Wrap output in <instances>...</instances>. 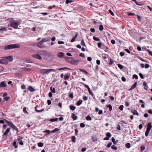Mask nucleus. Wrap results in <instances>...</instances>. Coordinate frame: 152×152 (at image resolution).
I'll list each match as a JSON object with an SVG mask.
<instances>
[{
    "instance_id": "6ab92c4d",
    "label": "nucleus",
    "mask_w": 152,
    "mask_h": 152,
    "mask_svg": "<svg viewBox=\"0 0 152 152\" xmlns=\"http://www.w3.org/2000/svg\"><path fill=\"white\" fill-rule=\"evenodd\" d=\"M131 112L133 113L134 115H137V116H138L139 115L138 113L136 110H133L131 111Z\"/></svg>"
},
{
    "instance_id": "dca6fc26",
    "label": "nucleus",
    "mask_w": 152,
    "mask_h": 152,
    "mask_svg": "<svg viewBox=\"0 0 152 152\" xmlns=\"http://www.w3.org/2000/svg\"><path fill=\"white\" fill-rule=\"evenodd\" d=\"M23 138L21 137H20V136H19L18 138V140L20 141L19 142V144L21 145H23V142L22 141H20Z\"/></svg>"
},
{
    "instance_id": "e2e57ef3",
    "label": "nucleus",
    "mask_w": 152,
    "mask_h": 152,
    "mask_svg": "<svg viewBox=\"0 0 152 152\" xmlns=\"http://www.w3.org/2000/svg\"><path fill=\"white\" fill-rule=\"evenodd\" d=\"M112 144V143L111 142L109 143L107 145V147L108 148H109L111 146Z\"/></svg>"
},
{
    "instance_id": "4c0bfd02",
    "label": "nucleus",
    "mask_w": 152,
    "mask_h": 152,
    "mask_svg": "<svg viewBox=\"0 0 152 152\" xmlns=\"http://www.w3.org/2000/svg\"><path fill=\"white\" fill-rule=\"evenodd\" d=\"M132 0V1H133L135 3V4L137 5H138V6L141 5L139 4V2H138V1H137L136 0Z\"/></svg>"
},
{
    "instance_id": "f3484780",
    "label": "nucleus",
    "mask_w": 152,
    "mask_h": 152,
    "mask_svg": "<svg viewBox=\"0 0 152 152\" xmlns=\"http://www.w3.org/2000/svg\"><path fill=\"white\" fill-rule=\"evenodd\" d=\"M143 85L144 86V88L146 90H147L148 87L147 83L145 82H144L143 83Z\"/></svg>"
},
{
    "instance_id": "bb28decb",
    "label": "nucleus",
    "mask_w": 152,
    "mask_h": 152,
    "mask_svg": "<svg viewBox=\"0 0 152 152\" xmlns=\"http://www.w3.org/2000/svg\"><path fill=\"white\" fill-rule=\"evenodd\" d=\"M28 89L31 91L33 92L34 90V89L31 86H29Z\"/></svg>"
},
{
    "instance_id": "9d476101",
    "label": "nucleus",
    "mask_w": 152,
    "mask_h": 152,
    "mask_svg": "<svg viewBox=\"0 0 152 152\" xmlns=\"http://www.w3.org/2000/svg\"><path fill=\"white\" fill-rule=\"evenodd\" d=\"M151 123L149 122V123L147 125V128L146 129V130L150 131V130L152 127V126L151 125Z\"/></svg>"
},
{
    "instance_id": "a19ab883",
    "label": "nucleus",
    "mask_w": 152,
    "mask_h": 152,
    "mask_svg": "<svg viewBox=\"0 0 152 152\" xmlns=\"http://www.w3.org/2000/svg\"><path fill=\"white\" fill-rule=\"evenodd\" d=\"M73 2L72 0H66V4L70 3Z\"/></svg>"
},
{
    "instance_id": "3c124183",
    "label": "nucleus",
    "mask_w": 152,
    "mask_h": 152,
    "mask_svg": "<svg viewBox=\"0 0 152 152\" xmlns=\"http://www.w3.org/2000/svg\"><path fill=\"white\" fill-rule=\"evenodd\" d=\"M149 132H150V131H148V130H146L145 132V136L146 137H147L148 136Z\"/></svg>"
},
{
    "instance_id": "e433bc0d",
    "label": "nucleus",
    "mask_w": 152,
    "mask_h": 152,
    "mask_svg": "<svg viewBox=\"0 0 152 152\" xmlns=\"http://www.w3.org/2000/svg\"><path fill=\"white\" fill-rule=\"evenodd\" d=\"M126 146L127 148H129L131 147V144L129 143H128L126 144Z\"/></svg>"
},
{
    "instance_id": "a211bd4d",
    "label": "nucleus",
    "mask_w": 152,
    "mask_h": 152,
    "mask_svg": "<svg viewBox=\"0 0 152 152\" xmlns=\"http://www.w3.org/2000/svg\"><path fill=\"white\" fill-rule=\"evenodd\" d=\"M47 72H48V69H42L40 71V72L42 74H44Z\"/></svg>"
},
{
    "instance_id": "412c9836",
    "label": "nucleus",
    "mask_w": 152,
    "mask_h": 152,
    "mask_svg": "<svg viewBox=\"0 0 152 152\" xmlns=\"http://www.w3.org/2000/svg\"><path fill=\"white\" fill-rule=\"evenodd\" d=\"M77 34H76L75 36L71 40L70 42H74L76 39L77 38Z\"/></svg>"
},
{
    "instance_id": "c756f323",
    "label": "nucleus",
    "mask_w": 152,
    "mask_h": 152,
    "mask_svg": "<svg viewBox=\"0 0 152 152\" xmlns=\"http://www.w3.org/2000/svg\"><path fill=\"white\" fill-rule=\"evenodd\" d=\"M92 140L94 142H95L97 141V139L96 137L94 136H92Z\"/></svg>"
},
{
    "instance_id": "c85d7f7f",
    "label": "nucleus",
    "mask_w": 152,
    "mask_h": 152,
    "mask_svg": "<svg viewBox=\"0 0 152 152\" xmlns=\"http://www.w3.org/2000/svg\"><path fill=\"white\" fill-rule=\"evenodd\" d=\"M72 140L73 142H76V137L75 136H73L72 137Z\"/></svg>"
},
{
    "instance_id": "c9c22d12",
    "label": "nucleus",
    "mask_w": 152,
    "mask_h": 152,
    "mask_svg": "<svg viewBox=\"0 0 152 152\" xmlns=\"http://www.w3.org/2000/svg\"><path fill=\"white\" fill-rule=\"evenodd\" d=\"M11 127L15 129H18L17 127L13 124H12V125H11Z\"/></svg>"
},
{
    "instance_id": "5fc2aeb1",
    "label": "nucleus",
    "mask_w": 152,
    "mask_h": 152,
    "mask_svg": "<svg viewBox=\"0 0 152 152\" xmlns=\"http://www.w3.org/2000/svg\"><path fill=\"white\" fill-rule=\"evenodd\" d=\"M139 75L141 78L144 79V78L143 75L141 73H139Z\"/></svg>"
},
{
    "instance_id": "393cba45",
    "label": "nucleus",
    "mask_w": 152,
    "mask_h": 152,
    "mask_svg": "<svg viewBox=\"0 0 152 152\" xmlns=\"http://www.w3.org/2000/svg\"><path fill=\"white\" fill-rule=\"evenodd\" d=\"M86 119L87 121H91L92 120V118L89 115H88L86 116Z\"/></svg>"
},
{
    "instance_id": "ea45409f",
    "label": "nucleus",
    "mask_w": 152,
    "mask_h": 152,
    "mask_svg": "<svg viewBox=\"0 0 152 152\" xmlns=\"http://www.w3.org/2000/svg\"><path fill=\"white\" fill-rule=\"evenodd\" d=\"M106 136L107 137L110 138L111 137V134L110 132H107L106 134Z\"/></svg>"
},
{
    "instance_id": "774afa93",
    "label": "nucleus",
    "mask_w": 152,
    "mask_h": 152,
    "mask_svg": "<svg viewBox=\"0 0 152 152\" xmlns=\"http://www.w3.org/2000/svg\"><path fill=\"white\" fill-rule=\"evenodd\" d=\"M148 112L149 113L152 114V110L151 109L149 110L148 111Z\"/></svg>"
},
{
    "instance_id": "423d86ee",
    "label": "nucleus",
    "mask_w": 152,
    "mask_h": 152,
    "mask_svg": "<svg viewBox=\"0 0 152 152\" xmlns=\"http://www.w3.org/2000/svg\"><path fill=\"white\" fill-rule=\"evenodd\" d=\"M7 61V63L8 62H12L13 60V58L12 56H9L5 57Z\"/></svg>"
},
{
    "instance_id": "4d7b16f0",
    "label": "nucleus",
    "mask_w": 152,
    "mask_h": 152,
    "mask_svg": "<svg viewBox=\"0 0 152 152\" xmlns=\"http://www.w3.org/2000/svg\"><path fill=\"white\" fill-rule=\"evenodd\" d=\"M83 99L84 101H86L88 100V98L87 96H84L83 97Z\"/></svg>"
},
{
    "instance_id": "4468645a",
    "label": "nucleus",
    "mask_w": 152,
    "mask_h": 152,
    "mask_svg": "<svg viewBox=\"0 0 152 152\" xmlns=\"http://www.w3.org/2000/svg\"><path fill=\"white\" fill-rule=\"evenodd\" d=\"M10 128H7L6 130V131L4 132V133L3 134V135H6L7 134L10 132Z\"/></svg>"
},
{
    "instance_id": "2eb2a0df",
    "label": "nucleus",
    "mask_w": 152,
    "mask_h": 152,
    "mask_svg": "<svg viewBox=\"0 0 152 152\" xmlns=\"http://www.w3.org/2000/svg\"><path fill=\"white\" fill-rule=\"evenodd\" d=\"M137 84V82H135L131 87L130 90H132L134 89L136 87Z\"/></svg>"
},
{
    "instance_id": "79ce46f5",
    "label": "nucleus",
    "mask_w": 152,
    "mask_h": 152,
    "mask_svg": "<svg viewBox=\"0 0 152 152\" xmlns=\"http://www.w3.org/2000/svg\"><path fill=\"white\" fill-rule=\"evenodd\" d=\"M111 148L114 150H115L117 149V147L115 146L114 145H113L111 147Z\"/></svg>"
},
{
    "instance_id": "09e8293b",
    "label": "nucleus",
    "mask_w": 152,
    "mask_h": 152,
    "mask_svg": "<svg viewBox=\"0 0 152 152\" xmlns=\"http://www.w3.org/2000/svg\"><path fill=\"white\" fill-rule=\"evenodd\" d=\"M43 143L41 142H39L38 143V145L39 147H42L43 146Z\"/></svg>"
},
{
    "instance_id": "052dcab7",
    "label": "nucleus",
    "mask_w": 152,
    "mask_h": 152,
    "mask_svg": "<svg viewBox=\"0 0 152 152\" xmlns=\"http://www.w3.org/2000/svg\"><path fill=\"white\" fill-rule=\"evenodd\" d=\"M75 134L76 135H78V131L77 129H75Z\"/></svg>"
},
{
    "instance_id": "39448f33",
    "label": "nucleus",
    "mask_w": 152,
    "mask_h": 152,
    "mask_svg": "<svg viewBox=\"0 0 152 152\" xmlns=\"http://www.w3.org/2000/svg\"><path fill=\"white\" fill-rule=\"evenodd\" d=\"M32 57L36 58H37L39 60L42 59V57L39 54H35L32 55Z\"/></svg>"
},
{
    "instance_id": "f704fd0d",
    "label": "nucleus",
    "mask_w": 152,
    "mask_h": 152,
    "mask_svg": "<svg viewBox=\"0 0 152 152\" xmlns=\"http://www.w3.org/2000/svg\"><path fill=\"white\" fill-rule=\"evenodd\" d=\"M104 28L102 25H100L99 26V30L100 31L103 30Z\"/></svg>"
},
{
    "instance_id": "473e14b6",
    "label": "nucleus",
    "mask_w": 152,
    "mask_h": 152,
    "mask_svg": "<svg viewBox=\"0 0 152 152\" xmlns=\"http://www.w3.org/2000/svg\"><path fill=\"white\" fill-rule=\"evenodd\" d=\"M58 118H57L54 119H51L50 120V121L52 122H55L57 121Z\"/></svg>"
},
{
    "instance_id": "0eeeda50",
    "label": "nucleus",
    "mask_w": 152,
    "mask_h": 152,
    "mask_svg": "<svg viewBox=\"0 0 152 152\" xmlns=\"http://www.w3.org/2000/svg\"><path fill=\"white\" fill-rule=\"evenodd\" d=\"M1 64H8L5 57L1 59Z\"/></svg>"
},
{
    "instance_id": "de8ad7c7",
    "label": "nucleus",
    "mask_w": 152,
    "mask_h": 152,
    "mask_svg": "<svg viewBox=\"0 0 152 152\" xmlns=\"http://www.w3.org/2000/svg\"><path fill=\"white\" fill-rule=\"evenodd\" d=\"M80 70L81 72H84V73H85L86 74H88V73L87 72L86 70H85L80 69Z\"/></svg>"
},
{
    "instance_id": "f03ea898",
    "label": "nucleus",
    "mask_w": 152,
    "mask_h": 152,
    "mask_svg": "<svg viewBox=\"0 0 152 152\" xmlns=\"http://www.w3.org/2000/svg\"><path fill=\"white\" fill-rule=\"evenodd\" d=\"M20 47V45L18 44H12L9 45L5 46L4 47V50H10L14 48H18Z\"/></svg>"
},
{
    "instance_id": "a878e982",
    "label": "nucleus",
    "mask_w": 152,
    "mask_h": 152,
    "mask_svg": "<svg viewBox=\"0 0 152 152\" xmlns=\"http://www.w3.org/2000/svg\"><path fill=\"white\" fill-rule=\"evenodd\" d=\"M106 106L107 108H109V110L110 111H111L112 110V107L110 104H107V105Z\"/></svg>"
},
{
    "instance_id": "f257e3e1",
    "label": "nucleus",
    "mask_w": 152,
    "mask_h": 152,
    "mask_svg": "<svg viewBox=\"0 0 152 152\" xmlns=\"http://www.w3.org/2000/svg\"><path fill=\"white\" fill-rule=\"evenodd\" d=\"M48 39L46 38H43L42 40L38 43L37 46L39 48H44L47 46Z\"/></svg>"
},
{
    "instance_id": "58836bf2",
    "label": "nucleus",
    "mask_w": 152,
    "mask_h": 152,
    "mask_svg": "<svg viewBox=\"0 0 152 152\" xmlns=\"http://www.w3.org/2000/svg\"><path fill=\"white\" fill-rule=\"evenodd\" d=\"M23 112L24 113H26L27 114H28V112H27V111L26 110V107H25L24 108L23 110Z\"/></svg>"
},
{
    "instance_id": "5701e85b",
    "label": "nucleus",
    "mask_w": 152,
    "mask_h": 152,
    "mask_svg": "<svg viewBox=\"0 0 152 152\" xmlns=\"http://www.w3.org/2000/svg\"><path fill=\"white\" fill-rule=\"evenodd\" d=\"M82 102L83 101L82 100H80L76 103V105L77 106H79L82 103Z\"/></svg>"
},
{
    "instance_id": "bf43d9fd",
    "label": "nucleus",
    "mask_w": 152,
    "mask_h": 152,
    "mask_svg": "<svg viewBox=\"0 0 152 152\" xmlns=\"http://www.w3.org/2000/svg\"><path fill=\"white\" fill-rule=\"evenodd\" d=\"M80 126L82 128L84 127L85 126V124L83 123H81L80 125Z\"/></svg>"
},
{
    "instance_id": "72a5a7b5",
    "label": "nucleus",
    "mask_w": 152,
    "mask_h": 152,
    "mask_svg": "<svg viewBox=\"0 0 152 152\" xmlns=\"http://www.w3.org/2000/svg\"><path fill=\"white\" fill-rule=\"evenodd\" d=\"M112 142L114 144H116L117 142L115 141V139L114 137H112L111 138Z\"/></svg>"
},
{
    "instance_id": "6e6d98bb",
    "label": "nucleus",
    "mask_w": 152,
    "mask_h": 152,
    "mask_svg": "<svg viewBox=\"0 0 152 152\" xmlns=\"http://www.w3.org/2000/svg\"><path fill=\"white\" fill-rule=\"evenodd\" d=\"M147 51L150 55L152 56V52L151 51L149 50H147Z\"/></svg>"
},
{
    "instance_id": "b1692460",
    "label": "nucleus",
    "mask_w": 152,
    "mask_h": 152,
    "mask_svg": "<svg viewBox=\"0 0 152 152\" xmlns=\"http://www.w3.org/2000/svg\"><path fill=\"white\" fill-rule=\"evenodd\" d=\"M69 107L70 110H74L76 109V107L72 105H70Z\"/></svg>"
},
{
    "instance_id": "338daca9",
    "label": "nucleus",
    "mask_w": 152,
    "mask_h": 152,
    "mask_svg": "<svg viewBox=\"0 0 152 152\" xmlns=\"http://www.w3.org/2000/svg\"><path fill=\"white\" fill-rule=\"evenodd\" d=\"M7 95V93H4L3 94V97L5 98L6 96Z\"/></svg>"
},
{
    "instance_id": "c03bdc74",
    "label": "nucleus",
    "mask_w": 152,
    "mask_h": 152,
    "mask_svg": "<svg viewBox=\"0 0 152 152\" xmlns=\"http://www.w3.org/2000/svg\"><path fill=\"white\" fill-rule=\"evenodd\" d=\"M65 69H69V68H66V67H63V68H60L58 70H60V71H61V70H62Z\"/></svg>"
},
{
    "instance_id": "37998d69",
    "label": "nucleus",
    "mask_w": 152,
    "mask_h": 152,
    "mask_svg": "<svg viewBox=\"0 0 152 152\" xmlns=\"http://www.w3.org/2000/svg\"><path fill=\"white\" fill-rule=\"evenodd\" d=\"M124 107V106L123 105H121L119 107V109L121 110V111H122L123 110V108Z\"/></svg>"
},
{
    "instance_id": "7ed1b4c3",
    "label": "nucleus",
    "mask_w": 152,
    "mask_h": 152,
    "mask_svg": "<svg viewBox=\"0 0 152 152\" xmlns=\"http://www.w3.org/2000/svg\"><path fill=\"white\" fill-rule=\"evenodd\" d=\"M19 24L18 21L14 20H12L10 23V26L15 28H17L18 26H19Z\"/></svg>"
},
{
    "instance_id": "9b49d317",
    "label": "nucleus",
    "mask_w": 152,
    "mask_h": 152,
    "mask_svg": "<svg viewBox=\"0 0 152 152\" xmlns=\"http://www.w3.org/2000/svg\"><path fill=\"white\" fill-rule=\"evenodd\" d=\"M73 58L68 57L66 59L67 61L71 64H72V60Z\"/></svg>"
},
{
    "instance_id": "a18cd8bd",
    "label": "nucleus",
    "mask_w": 152,
    "mask_h": 152,
    "mask_svg": "<svg viewBox=\"0 0 152 152\" xmlns=\"http://www.w3.org/2000/svg\"><path fill=\"white\" fill-rule=\"evenodd\" d=\"M118 67L121 69H122L123 68V66L121 64H118Z\"/></svg>"
},
{
    "instance_id": "1a4fd4ad",
    "label": "nucleus",
    "mask_w": 152,
    "mask_h": 152,
    "mask_svg": "<svg viewBox=\"0 0 152 152\" xmlns=\"http://www.w3.org/2000/svg\"><path fill=\"white\" fill-rule=\"evenodd\" d=\"M59 130V129L57 128L51 131H50L49 130H48V134H49L51 132L54 133L56 132H58Z\"/></svg>"
},
{
    "instance_id": "6e6552de",
    "label": "nucleus",
    "mask_w": 152,
    "mask_h": 152,
    "mask_svg": "<svg viewBox=\"0 0 152 152\" xmlns=\"http://www.w3.org/2000/svg\"><path fill=\"white\" fill-rule=\"evenodd\" d=\"M79 62V61L78 60H75L73 58L72 64L76 65L78 64Z\"/></svg>"
},
{
    "instance_id": "20e7f679",
    "label": "nucleus",
    "mask_w": 152,
    "mask_h": 152,
    "mask_svg": "<svg viewBox=\"0 0 152 152\" xmlns=\"http://www.w3.org/2000/svg\"><path fill=\"white\" fill-rule=\"evenodd\" d=\"M83 85L85 86V87L88 89L89 94L91 95L92 96H93L94 95V94L92 92V91H91V89H90V88H89V86L87 85H86L84 83H83Z\"/></svg>"
},
{
    "instance_id": "8fccbe9b",
    "label": "nucleus",
    "mask_w": 152,
    "mask_h": 152,
    "mask_svg": "<svg viewBox=\"0 0 152 152\" xmlns=\"http://www.w3.org/2000/svg\"><path fill=\"white\" fill-rule=\"evenodd\" d=\"M13 145L15 147V148H17L18 146L17 145L16 142L15 141L13 143Z\"/></svg>"
},
{
    "instance_id": "0e129e2a",
    "label": "nucleus",
    "mask_w": 152,
    "mask_h": 152,
    "mask_svg": "<svg viewBox=\"0 0 152 152\" xmlns=\"http://www.w3.org/2000/svg\"><path fill=\"white\" fill-rule=\"evenodd\" d=\"M102 45V43L101 42H99L98 43V46L99 48H100Z\"/></svg>"
},
{
    "instance_id": "f8f14e48",
    "label": "nucleus",
    "mask_w": 152,
    "mask_h": 152,
    "mask_svg": "<svg viewBox=\"0 0 152 152\" xmlns=\"http://www.w3.org/2000/svg\"><path fill=\"white\" fill-rule=\"evenodd\" d=\"M7 86V84L4 81L0 83V87H5Z\"/></svg>"
},
{
    "instance_id": "aec40b11",
    "label": "nucleus",
    "mask_w": 152,
    "mask_h": 152,
    "mask_svg": "<svg viewBox=\"0 0 152 152\" xmlns=\"http://www.w3.org/2000/svg\"><path fill=\"white\" fill-rule=\"evenodd\" d=\"M64 53L63 52H60L58 53V56L60 58H62L64 56Z\"/></svg>"
},
{
    "instance_id": "49530a36",
    "label": "nucleus",
    "mask_w": 152,
    "mask_h": 152,
    "mask_svg": "<svg viewBox=\"0 0 152 152\" xmlns=\"http://www.w3.org/2000/svg\"><path fill=\"white\" fill-rule=\"evenodd\" d=\"M80 56L81 57L85 58V54L84 53H81L80 54Z\"/></svg>"
},
{
    "instance_id": "cd10ccee",
    "label": "nucleus",
    "mask_w": 152,
    "mask_h": 152,
    "mask_svg": "<svg viewBox=\"0 0 152 152\" xmlns=\"http://www.w3.org/2000/svg\"><path fill=\"white\" fill-rule=\"evenodd\" d=\"M93 39L94 40L96 41H99L100 40V39H99L97 37H96L95 36L93 37Z\"/></svg>"
},
{
    "instance_id": "680f3d73",
    "label": "nucleus",
    "mask_w": 152,
    "mask_h": 152,
    "mask_svg": "<svg viewBox=\"0 0 152 152\" xmlns=\"http://www.w3.org/2000/svg\"><path fill=\"white\" fill-rule=\"evenodd\" d=\"M95 31V29L94 28H91L90 29V31L93 33Z\"/></svg>"
},
{
    "instance_id": "13d9d810",
    "label": "nucleus",
    "mask_w": 152,
    "mask_h": 152,
    "mask_svg": "<svg viewBox=\"0 0 152 152\" xmlns=\"http://www.w3.org/2000/svg\"><path fill=\"white\" fill-rule=\"evenodd\" d=\"M149 67V65L148 64H146L145 65V67L146 69L148 68Z\"/></svg>"
},
{
    "instance_id": "69168bd1",
    "label": "nucleus",
    "mask_w": 152,
    "mask_h": 152,
    "mask_svg": "<svg viewBox=\"0 0 152 152\" xmlns=\"http://www.w3.org/2000/svg\"><path fill=\"white\" fill-rule=\"evenodd\" d=\"M58 43L59 45L62 44L64 43V42L62 41H58Z\"/></svg>"
},
{
    "instance_id": "4be33fe9",
    "label": "nucleus",
    "mask_w": 152,
    "mask_h": 152,
    "mask_svg": "<svg viewBox=\"0 0 152 152\" xmlns=\"http://www.w3.org/2000/svg\"><path fill=\"white\" fill-rule=\"evenodd\" d=\"M50 90L51 92L53 93H55L56 92L55 89L54 88L51 86L50 88Z\"/></svg>"
},
{
    "instance_id": "603ef678",
    "label": "nucleus",
    "mask_w": 152,
    "mask_h": 152,
    "mask_svg": "<svg viewBox=\"0 0 152 152\" xmlns=\"http://www.w3.org/2000/svg\"><path fill=\"white\" fill-rule=\"evenodd\" d=\"M128 15L129 16H134L135 15V14L132 12L128 13Z\"/></svg>"
},
{
    "instance_id": "864d4df0",
    "label": "nucleus",
    "mask_w": 152,
    "mask_h": 152,
    "mask_svg": "<svg viewBox=\"0 0 152 152\" xmlns=\"http://www.w3.org/2000/svg\"><path fill=\"white\" fill-rule=\"evenodd\" d=\"M109 12L111 14V15L113 16H114V13L110 10H109Z\"/></svg>"
},
{
    "instance_id": "ddd939ff",
    "label": "nucleus",
    "mask_w": 152,
    "mask_h": 152,
    "mask_svg": "<svg viewBox=\"0 0 152 152\" xmlns=\"http://www.w3.org/2000/svg\"><path fill=\"white\" fill-rule=\"evenodd\" d=\"M72 118L73 119V120H76L77 118V117L76 115L74 113H72Z\"/></svg>"
},
{
    "instance_id": "7c9ffc66",
    "label": "nucleus",
    "mask_w": 152,
    "mask_h": 152,
    "mask_svg": "<svg viewBox=\"0 0 152 152\" xmlns=\"http://www.w3.org/2000/svg\"><path fill=\"white\" fill-rule=\"evenodd\" d=\"M81 45L84 46L86 47V45L85 43L84 40L83 39H82V40L81 41Z\"/></svg>"
},
{
    "instance_id": "2f4dec72",
    "label": "nucleus",
    "mask_w": 152,
    "mask_h": 152,
    "mask_svg": "<svg viewBox=\"0 0 152 152\" xmlns=\"http://www.w3.org/2000/svg\"><path fill=\"white\" fill-rule=\"evenodd\" d=\"M69 78V76L68 75H65L64 76V80H68Z\"/></svg>"
}]
</instances>
